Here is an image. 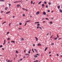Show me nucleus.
Instances as JSON below:
<instances>
[{
    "mask_svg": "<svg viewBox=\"0 0 62 62\" xmlns=\"http://www.w3.org/2000/svg\"><path fill=\"white\" fill-rule=\"evenodd\" d=\"M39 28V27L37 26V29H38Z\"/></svg>",
    "mask_w": 62,
    "mask_h": 62,
    "instance_id": "obj_34",
    "label": "nucleus"
},
{
    "mask_svg": "<svg viewBox=\"0 0 62 62\" xmlns=\"http://www.w3.org/2000/svg\"><path fill=\"white\" fill-rule=\"evenodd\" d=\"M23 58H25V56H24L23 57Z\"/></svg>",
    "mask_w": 62,
    "mask_h": 62,
    "instance_id": "obj_46",
    "label": "nucleus"
},
{
    "mask_svg": "<svg viewBox=\"0 0 62 62\" xmlns=\"http://www.w3.org/2000/svg\"><path fill=\"white\" fill-rule=\"evenodd\" d=\"M41 45L40 43H39L38 44V46H41Z\"/></svg>",
    "mask_w": 62,
    "mask_h": 62,
    "instance_id": "obj_2",
    "label": "nucleus"
},
{
    "mask_svg": "<svg viewBox=\"0 0 62 62\" xmlns=\"http://www.w3.org/2000/svg\"><path fill=\"white\" fill-rule=\"evenodd\" d=\"M33 46H35V44H33Z\"/></svg>",
    "mask_w": 62,
    "mask_h": 62,
    "instance_id": "obj_51",
    "label": "nucleus"
},
{
    "mask_svg": "<svg viewBox=\"0 0 62 62\" xmlns=\"http://www.w3.org/2000/svg\"><path fill=\"white\" fill-rule=\"evenodd\" d=\"M8 5H9V6H10V5H11V4H10V3H9V4H8Z\"/></svg>",
    "mask_w": 62,
    "mask_h": 62,
    "instance_id": "obj_43",
    "label": "nucleus"
},
{
    "mask_svg": "<svg viewBox=\"0 0 62 62\" xmlns=\"http://www.w3.org/2000/svg\"><path fill=\"white\" fill-rule=\"evenodd\" d=\"M39 14V12H37V13H36V14L38 15Z\"/></svg>",
    "mask_w": 62,
    "mask_h": 62,
    "instance_id": "obj_4",
    "label": "nucleus"
},
{
    "mask_svg": "<svg viewBox=\"0 0 62 62\" xmlns=\"http://www.w3.org/2000/svg\"><path fill=\"white\" fill-rule=\"evenodd\" d=\"M22 60H23V59H20L19 60L20 61H21Z\"/></svg>",
    "mask_w": 62,
    "mask_h": 62,
    "instance_id": "obj_19",
    "label": "nucleus"
},
{
    "mask_svg": "<svg viewBox=\"0 0 62 62\" xmlns=\"http://www.w3.org/2000/svg\"><path fill=\"white\" fill-rule=\"evenodd\" d=\"M34 50L37 53V51L36 49H34Z\"/></svg>",
    "mask_w": 62,
    "mask_h": 62,
    "instance_id": "obj_9",
    "label": "nucleus"
},
{
    "mask_svg": "<svg viewBox=\"0 0 62 62\" xmlns=\"http://www.w3.org/2000/svg\"><path fill=\"white\" fill-rule=\"evenodd\" d=\"M50 35H51V32H50Z\"/></svg>",
    "mask_w": 62,
    "mask_h": 62,
    "instance_id": "obj_55",
    "label": "nucleus"
},
{
    "mask_svg": "<svg viewBox=\"0 0 62 62\" xmlns=\"http://www.w3.org/2000/svg\"><path fill=\"white\" fill-rule=\"evenodd\" d=\"M31 4H32L33 3V1H31Z\"/></svg>",
    "mask_w": 62,
    "mask_h": 62,
    "instance_id": "obj_33",
    "label": "nucleus"
},
{
    "mask_svg": "<svg viewBox=\"0 0 62 62\" xmlns=\"http://www.w3.org/2000/svg\"><path fill=\"white\" fill-rule=\"evenodd\" d=\"M39 28L41 29V30L42 29L40 27H39Z\"/></svg>",
    "mask_w": 62,
    "mask_h": 62,
    "instance_id": "obj_50",
    "label": "nucleus"
},
{
    "mask_svg": "<svg viewBox=\"0 0 62 62\" xmlns=\"http://www.w3.org/2000/svg\"><path fill=\"white\" fill-rule=\"evenodd\" d=\"M10 39V38H8V39H7V40H9Z\"/></svg>",
    "mask_w": 62,
    "mask_h": 62,
    "instance_id": "obj_23",
    "label": "nucleus"
},
{
    "mask_svg": "<svg viewBox=\"0 0 62 62\" xmlns=\"http://www.w3.org/2000/svg\"><path fill=\"white\" fill-rule=\"evenodd\" d=\"M23 40H24L22 38H21L20 39V40L21 41H22Z\"/></svg>",
    "mask_w": 62,
    "mask_h": 62,
    "instance_id": "obj_1",
    "label": "nucleus"
},
{
    "mask_svg": "<svg viewBox=\"0 0 62 62\" xmlns=\"http://www.w3.org/2000/svg\"><path fill=\"white\" fill-rule=\"evenodd\" d=\"M46 19L47 20H48V19L47 18H46Z\"/></svg>",
    "mask_w": 62,
    "mask_h": 62,
    "instance_id": "obj_47",
    "label": "nucleus"
},
{
    "mask_svg": "<svg viewBox=\"0 0 62 62\" xmlns=\"http://www.w3.org/2000/svg\"><path fill=\"white\" fill-rule=\"evenodd\" d=\"M42 6L43 7L44 6V4H42Z\"/></svg>",
    "mask_w": 62,
    "mask_h": 62,
    "instance_id": "obj_21",
    "label": "nucleus"
},
{
    "mask_svg": "<svg viewBox=\"0 0 62 62\" xmlns=\"http://www.w3.org/2000/svg\"><path fill=\"white\" fill-rule=\"evenodd\" d=\"M39 23V22H35V24H36V23Z\"/></svg>",
    "mask_w": 62,
    "mask_h": 62,
    "instance_id": "obj_18",
    "label": "nucleus"
},
{
    "mask_svg": "<svg viewBox=\"0 0 62 62\" xmlns=\"http://www.w3.org/2000/svg\"><path fill=\"white\" fill-rule=\"evenodd\" d=\"M6 43V40H4V43L3 44V45H4Z\"/></svg>",
    "mask_w": 62,
    "mask_h": 62,
    "instance_id": "obj_16",
    "label": "nucleus"
},
{
    "mask_svg": "<svg viewBox=\"0 0 62 62\" xmlns=\"http://www.w3.org/2000/svg\"><path fill=\"white\" fill-rule=\"evenodd\" d=\"M20 6V4H17V8H19Z\"/></svg>",
    "mask_w": 62,
    "mask_h": 62,
    "instance_id": "obj_3",
    "label": "nucleus"
},
{
    "mask_svg": "<svg viewBox=\"0 0 62 62\" xmlns=\"http://www.w3.org/2000/svg\"><path fill=\"white\" fill-rule=\"evenodd\" d=\"M35 39H36V41H38V39L37 37H35Z\"/></svg>",
    "mask_w": 62,
    "mask_h": 62,
    "instance_id": "obj_5",
    "label": "nucleus"
},
{
    "mask_svg": "<svg viewBox=\"0 0 62 62\" xmlns=\"http://www.w3.org/2000/svg\"><path fill=\"white\" fill-rule=\"evenodd\" d=\"M4 0H0V1L1 2H4Z\"/></svg>",
    "mask_w": 62,
    "mask_h": 62,
    "instance_id": "obj_10",
    "label": "nucleus"
},
{
    "mask_svg": "<svg viewBox=\"0 0 62 62\" xmlns=\"http://www.w3.org/2000/svg\"><path fill=\"white\" fill-rule=\"evenodd\" d=\"M10 12L9 11V12H6V14H8L10 13Z\"/></svg>",
    "mask_w": 62,
    "mask_h": 62,
    "instance_id": "obj_6",
    "label": "nucleus"
},
{
    "mask_svg": "<svg viewBox=\"0 0 62 62\" xmlns=\"http://www.w3.org/2000/svg\"><path fill=\"white\" fill-rule=\"evenodd\" d=\"M57 37L58 38H59V36H58V35L57 34Z\"/></svg>",
    "mask_w": 62,
    "mask_h": 62,
    "instance_id": "obj_42",
    "label": "nucleus"
},
{
    "mask_svg": "<svg viewBox=\"0 0 62 62\" xmlns=\"http://www.w3.org/2000/svg\"><path fill=\"white\" fill-rule=\"evenodd\" d=\"M9 33V32H8L7 33V34H8Z\"/></svg>",
    "mask_w": 62,
    "mask_h": 62,
    "instance_id": "obj_48",
    "label": "nucleus"
},
{
    "mask_svg": "<svg viewBox=\"0 0 62 62\" xmlns=\"http://www.w3.org/2000/svg\"><path fill=\"white\" fill-rule=\"evenodd\" d=\"M19 29H20V30H21L22 29V28H19Z\"/></svg>",
    "mask_w": 62,
    "mask_h": 62,
    "instance_id": "obj_57",
    "label": "nucleus"
},
{
    "mask_svg": "<svg viewBox=\"0 0 62 62\" xmlns=\"http://www.w3.org/2000/svg\"><path fill=\"white\" fill-rule=\"evenodd\" d=\"M25 55H28L29 56V55H29V54H26Z\"/></svg>",
    "mask_w": 62,
    "mask_h": 62,
    "instance_id": "obj_41",
    "label": "nucleus"
},
{
    "mask_svg": "<svg viewBox=\"0 0 62 62\" xmlns=\"http://www.w3.org/2000/svg\"><path fill=\"white\" fill-rule=\"evenodd\" d=\"M57 8L58 9H59L60 8V5H59V6H58Z\"/></svg>",
    "mask_w": 62,
    "mask_h": 62,
    "instance_id": "obj_7",
    "label": "nucleus"
},
{
    "mask_svg": "<svg viewBox=\"0 0 62 62\" xmlns=\"http://www.w3.org/2000/svg\"><path fill=\"white\" fill-rule=\"evenodd\" d=\"M57 56H59V55L58 54H57Z\"/></svg>",
    "mask_w": 62,
    "mask_h": 62,
    "instance_id": "obj_54",
    "label": "nucleus"
},
{
    "mask_svg": "<svg viewBox=\"0 0 62 62\" xmlns=\"http://www.w3.org/2000/svg\"><path fill=\"white\" fill-rule=\"evenodd\" d=\"M57 39V37H56V38H54V39L55 40H56Z\"/></svg>",
    "mask_w": 62,
    "mask_h": 62,
    "instance_id": "obj_15",
    "label": "nucleus"
},
{
    "mask_svg": "<svg viewBox=\"0 0 62 62\" xmlns=\"http://www.w3.org/2000/svg\"><path fill=\"white\" fill-rule=\"evenodd\" d=\"M52 36H51V37H50V38H52Z\"/></svg>",
    "mask_w": 62,
    "mask_h": 62,
    "instance_id": "obj_49",
    "label": "nucleus"
},
{
    "mask_svg": "<svg viewBox=\"0 0 62 62\" xmlns=\"http://www.w3.org/2000/svg\"><path fill=\"white\" fill-rule=\"evenodd\" d=\"M8 62H10V61L9 60L8 61Z\"/></svg>",
    "mask_w": 62,
    "mask_h": 62,
    "instance_id": "obj_61",
    "label": "nucleus"
},
{
    "mask_svg": "<svg viewBox=\"0 0 62 62\" xmlns=\"http://www.w3.org/2000/svg\"><path fill=\"white\" fill-rule=\"evenodd\" d=\"M23 16H25V15H24V14H23Z\"/></svg>",
    "mask_w": 62,
    "mask_h": 62,
    "instance_id": "obj_36",
    "label": "nucleus"
},
{
    "mask_svg": "<svg viewBox=\"0 0 62 62\" xmlns=\"http://www.w3.org/2000/svg\"><path fill=\"white\" fill-rule=\"evenodd\" d=\"M51 52H49V54H51Z\"/></svg>",
    "mask_w": 62,
    "mask_h": 62,
    "instance_id": "obj_58",
    "label": "nucleus"
},
{
    "mask_svg": "<svg viewBox=\"0 0 62 62\" xmlns=\"http://www.w3.org/2000/svg\"><path fill=\"white\" fill-rule=\"evenodd\" d=\"M50 23L51 24L52 23V22H50Z\"/></svg>",
    "mask_w": 62,
    "mask_h": 62,
    "instance_id": "obj_52",
    "label": "nucleus"
},
{
    "mask_svg": "<svg viewBox=\"0 0 62 62\" xmlns=\"http://www.w3.org/2000/svg\"><path fill=\"white\" fill-rule=\"evenodd\" d=\"M51 56V55H49V56Z\"/></svg>",
    "mask_w": 62,
    "mask_h": 62,
    "instance_id": "obj_64",
    "label": "nucleus"
},
{
    "mask_svg": "<svg viewBox=\"0 0 62 62\" xmlns=\"http://www.w3.org/2000/svg\"><path fill=\"white\" fill-rule=\"evenodd\" d=\"M47 49V47H46L45 49V51H46Z\"/></svg>",
    "mask_w": 62,
    "mask_h": 62,
    "instance_id": "obj_13",
    "label": "nucleus"
},
{
    "mask_svg": "<svg viewBox=\"0 0 62 62\" xmlns=\"http://www.w3.org/2000/svg\"><path fill=\"white\" fill-rule=\"evenodd\" d=\"M38 62V61L37 60H36L35 61V62Z\"/></svg>",
    "mask_w": 62,
    "mask_h": 62,
    "instance_id": "obj_44",
    "label": "nucleus"
},
{
    "mask_svg": "<svg viewBox=\"0 0 62 62\" xmlns=\"http://www.w3.org/2000/svg\"><path fill=\"white\" fill-rule=\"evenodd\" d=\"M43 14L44 15H45L46 14V13L45 12H43Z\"/></svg>",
    "mask_w": 62,
    "mask_h": 62,
    "instance_id": "obj_14",
    "label": "nucleus"
},
{
    "mask_svg": "<svg viewBox=\"0 0 62 62\" xmlns=\"http://www.w3.org/2000/svg\"><path fill=\"white\" fill-rule=\"evenodd\" d=\"M12 62V60L10 61V62Z\"/></svg>",
    "mask_w": 62,
    "mask_h": 62,
    "instance_id": "obj_63",
    "label": "nucleus"
},
{
    "mask_svg": "<svg viewBox=\"0 0 62 62\" xmlns=\"http://www.w3.org/2000/svg\"><path fill=\"white\" fill-rule=\"evenodd\" d=\"M16 53H18V51H16Z\"/></svg>",
    "mask_w": 62,
    "mask_h": 62,
    "instance_id": "obj_25",
    "label": "nucleus"
},
{
    "mask_svg": "<svg viewBox=\"0 0 62 62\" xmlns=\"http://www.w3.org/2000/svg\"><path fill=\"white\" fill-rule=\"evenodd\" d=\"M2 46H2V45H1V46H0V47H2Z\"/></svg>",
    "mask_w": 62,
    "mask_h": 62,
    "instance_id": "obj_35",
    "label": "nucleus"
},
{
    "mask_svg": "<svg viewBox=\"0 0 62 62\" xmlns=\"http://www.w3.org/2000/svg\"><path fill=\"white\" fill-rule=\"evenodd\" d=\"M26 24H27V23H25V26L26 25Z\"/></svg>",
    "mask_w": 62,
    "mask_h": 62,
    "instance_id": "obj_45",
    "label": "nucleus"
},
{
    "mask_svg": "<svg viewBox=\"0 0 62 62\" xmlns=\"http://www.w3.org/2000/svg\"><path fill=\"white\" fill-rule=\"evenodd\" d=\"M47 12H50V10H47Z\"/></svg>",
    "mask_w": 62,
    "mask_h": 62,
    "instance_id": "obj_31",
    "label": "nucleus"
},
{
    "mask_svg": "<svg viewBox=\"0 0 62 62\" xmlns=\"http://www.w3.org/2000/svg\"><path fill=\"white\" fill-rule=\"evenodd\" d=\"M11 24V23H10L9 24V26H10V24Z\"/></svg>",
    "mask_w": 62,
    "mask_h": 62,
    "instance_id": "obj_53",
    "label": "nucleus"
},
{
    "mask_svg": "<svg viewBox=\"0 0 62 62\" xmlns=\"http://www.w3.org/2000/svg\"><path fill=\"white\" fill-rule=\"evenodd\" d=\"M6 23V22H4L3 23V24H4V23Z\"/></svg>",
    "mask_w": 62,
    "mask_h": 62,
    "instance_id": "obj_40",
    "label": "nucleus"
},
{
    "mask_svg": "<svg viewBox=\"0 0 62 62\" xmlns=\"http://www.w3.org/2000/svg\"><path fill=\"white\" fill-rule=\"evenodd\" d=\"M37 55H38L39 56V54H36Z\"/></svg>",
    "mask_w": 62,
    "mask_h": 62,
    "instance_id": "obj_32",
    "label": "nucleus"
},
{
    "mask_svg": "<svg viewBox=\"0 0 62 62\" xmlns=\"http://www.w3.org/2000/svg\"><path fill=\"white\" fill-rule=\"evenodd\" d=\"M28 53H29V54H30V53H31V52L29 51V52H28Z\"/></svg>",
    "mask_w": 62,
    "mask_h": 62,
    "instance_id": "obj_38",
    "label": "nucleus"
},
{
    "mask_svg": "<svg viewBox=\"0 0 62 62\" xmlns=\"http://www.w3.org/2000/svg\"><path fill=\"white\" fill-rule=\"evenodd\" d=\"M47 34V35H48L49 34V33L47 34Z\"/></svg>",
    "mask_w": 62,
    "mask_h": 62,
    "instance_id": "obj_60",
    "label": "nucleus"
},
{
    "mask_svg": "<svg viewBox=\"0 0 62 62\" xmlns=\"http://www.w3.org/2000/svg\"><path fill=\"white\" fill-rule=\"evenodd\" d=\"M30 21H31L30 20H28V21H27L26 22H30Z\"/></svg>",
    "mask_w": 62,
    "mask_h": 62,
    "instance_id": "obj_24",
    "label": "nucleus"
},
{
    "mask_svg": "<svg viewBox=\"0 0 62 62\" xmlns=\"http://www.w3.org/2000/svg\"><path fill=\"white\" fill-rule=\"evenodd\" d=\"M44 3L45 4H46L47 3V2H46V1H45L44 2Z\"/></svg>",
    "mask_w": 62,
    "mask_h": 62,
    "instance_id": "obj_28",
    "label": "nucleus"
},
{
    "mask_svg": "<svg viewBox=\"0 0 62 62\" xmlns=\"http://www.w3.org/2000/svg\"><path fill=\"white\" fill-rule=\"evenodd\" d=\"M25 50L24 51V53H25Z\"/></svg>",
    "mask_w": 62,
    "mask_h": 62,
    "instance_id": "obj_59",
    "label": "nucleus"
},
{
    "mask_svg": "<svg viewBox=\"0 0 62 62\" xmlns=\"http://www.w3.org/2000/svg\"><path fill=\"white\" fill-rule=\"evenodd\" d=\"M8 9V7H6V8H5V10H7Z\"/></svg>",
    "mask_w": 62,
    "mask_h": 62,
    "instance_id": "obj_12",
    "label": "nucleus"
},
{
    "mask_svg": "<svg viewBox=\"0 0 62 62\" xmlns=\"http://www.w3.org/2000/svg\"><path fill=\"white\" fill-rule=\"evenodd\" d=\"M11 42H13V43H15V41H12Z\"/></svg>",
    "mask_w": 62,
    "mask_h": 62,
    "instance_id": "obj_20",
    "label": "nucleus"
},
{
    "mask_svg": "<svg viewBox=\"0 0 62 62\" xmlns=\"http://www.w3.org/2000/svg\"><path fill=\"white\" fill-rule=\"evenodd\" d=\"M60 12L62 13V10H61V9H60Z\"/></svg>",
    "mask_w": 62,
    "mask_h": 62,
    "instance_id": "obj_8",
    "label": "nucleus"
},
{
    "mask_svg": "<svg viewBox=\"0 0 62 62\" xmlns=\"http://www.w3.org/2000/svg\"><path fill=\"white\" fill-rule=\"evenodd\" d=\"M38 57V56L36 55H35V56H34V57H35V58H36V57Z\"/></svg>",
    "mask_w": 62,
    "mask_h": 62,
    "instance_id": "obj_11",
    "label": "nucleus"
},
{
    "mask_svg": "<svg viewBox=\"0 0 62 62\" xmlns=\"http://www.w3.org/2000/svg\"><path fill=\"white\" fill-rule=\"evenodd\" d=\"M42 2V1H40L39 3H38V4H40Z\"/></svg>",
    "mask_w": 62,
    "mask_h": 62,
    "instance_id": "obj_17",
    "label": "nucleus"
},
{
    "mask_svg": "<svg viewBox=\"0 0 62 62\" xmlns=\"http://www.w3.org/2000/svg\"><path fill=\"white\" fill-rule=\"evenodd\" d=\"M37 25L38 26H39L40 25V24H37Z\"/></svg>",
    "mask_w": 62,
    "mask_h": 62,
    "instance_id": "obj_37",
    "label": "nucleus"
},
{
    "mask_svg": "<svg viewBox=\"0 0 62 62\" xmlns=\"http://www.w3.org/2000/svg\"><path fill=\"white\" fill-rule=\"evenodd\" d=\"M22 9L24 10H26V9H24V8H22Z\"/></svg>",
    "mask_w": 62,
    "mask_h": 62,
    "instance_id": "obj_29",
    "label": "nucleus"
},
{
    "mask_svg": "<svg viewBox=\"0 0 62 62\" xmlns=\"http://www.w3.org/2000/svg\"><path fill=\"white\" fill-rule=\"evenodd\" d=\"M22 24V23H19V25H21Z\"/></svg>",
    "mask_w": 62,
    "mask_h": 62,
    "instance_id": "obj_30",
    "label": "nucleus"
},
{
    "mask_svg": "<svg viewBox=\"0 0 62 62\" xmlns=\"http://www.w3.org/2000/svg\"><path fill=\"white\" fill-rule=\"evenodd\" d=\"M48 4L49 5H51V4L50 2H49L48 3Z\"/></svg>",
    "mask_w": 62,
    "mask_h": 62,
    "instance_id": "obj_26",
    "label": "nucleus"
},
{
    "mask_svg": "<svg viewBox=\"0 0 62 62\" xmlns=\"http://www.w3.org/2000/svg\"><path fill=\"white\" fill-rule=\"evenodd\" d=\"M18 1H15V2H14V3H17Z\"/></svg>",
    "mask_w": 62,
    "mask_h": 62,
    "instance_id": "obj_22",
    "label": "nucleus"
},
{
    "mask_svg": "<svg viewBox=\"0 0 62 62\" xmlns=\"http://www.w3.org/2000/svg\"><path fill=\"white\" fill-rule=\"evenodd\" d=\"M54 45V43H52L51 44V45Z\"/></svg>",
    "mask_w": 62,
    "mask_h": 62,
    "instance_id": "obj_39",
    "label": "nucleus"
},
{
    "mask_svg": "<svg viewBox=\"0 0 62 62\" xmlns=\"http://www.w3.org/2000/svg\"><path fill=\"white\" fill-rule=\"evenodd\" d=\"M46 8H48V6L47 5H46Z\"/></svg>",
    "mask_w": 62,
    "mask_h": 62,
    "instance_id": "obj_27",
    "label": "nucleus"
},
{
    "mask_svg": "<svg viewBox=\"0 0 62 62\" xmlns=\"http://www.w3.org/2000/svg\"><path fill=\"white\" fill-rule=\"evenodd\" d=\"M2 49L3 50H4V49L3 48H2Z\"/></svg>",
    "mask_w": 62,
    "mask_h": 62,
    "instance_id": "obj_62",
    "label": "nucleus"
},
{
    "mask_svg": "<svg viewBox=\"0 0 62 62\" xmlns=\"http://www.w3.org/2000/svg\"><path fill=\"white\" fill-rule=\"evenodd\" d=\"M3 12V11H1V13H2Z\"/></svg>",
    "mask_w": 62,
    "mask_h": 62,
    "instance_id": "obj_56",
    "label": "nucleus"
}]
</instances>
